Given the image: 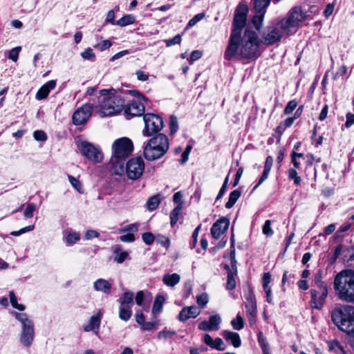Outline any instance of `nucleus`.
Segmentation results:
<instances>
[{
  "mask_svg": "<svg viewBox=\"0 0 354 354\" xmlns=\"http://www.w3.org/2000/svg\"><path fill=\"white\" fill-rule=\"evenodd\" d=\"M181 41V36L180 35H176L171 39H167L165 41L166 45L167 46H171L173 45L178 44Z\"/></svg>",
  "mask_w": 354,
  "mask_h": 354,
  "instance_id": "bf43d9fd",
  "label": "nucleus"
},
{
  "mask_svg": "<svg viewBox=\"0 0 354 354\" xmlns=\"http://www.w3.org/2000/svg\"><path fill=\"white\" fill-rule=\"evenodd\" d=\"M95 109V102L85 104L77 109L73 115V122L75 125L84 124L88 121L92 114V110Z\"/></svg>",
  "mask_w": 354,
  "mask_h": 354,
  "instance_id": "2eb2a0df",
  "label": "nucleus"
},
{
  "mask_svg": "<svg viewBox=\"0 0 354 354\" xmlns=\"http://www.w3.org/2000/svg\"><path fill=\"white\" fill-rule=\"evenodd\" d=\"M283 30L279 21L275 25L268 26L263 35V43L266 45H272L279 42L283 35H288Z\"/></svg>",
  "mask_w": 354,
  "mask_h": 354,
  "instance_id": "9b49d317",
  "label": "nucleus"
},
{
  "mask_svg": "<svg viewBox=\"0 0 354 354\" xmlns=\"http://www.w3.org/2000/svg\"><path fill=\"white\" fill-rule=\"evenodd\" d=\"M114 261L118 263H123L129 254L127 252L122 250L120 245H116L113 250Z\"/></svg>",
  "mask_w": 354,
  "mask_h": 354,
  "instance_id": "c756f323",
  "label": "nucleus"
},
{
  "mask_svg": "<svg viewBox=\"0 0 354 354\" xmlns=\"http://www.w3.org/2000/svg\"><path fill=\"white\" fill-rule=\"evenodd\" d=\"M34 229V225H28L27 227H25L24 228H21L19 230L17 231H12L10 232V234L14 236H19L24 233L32 231Z\"/></svg>",
  "mask_w": 354,
  "mask_h": 354,
  "instance_id": "13d9d810",
  "label": "nucleus"
},
{
  "mask_svg": "<svg viewBox=\"0 0 354 354\" xmlns=\"http://www.w3.org/2000/svg\"><path fill=\"white\" fill-rule=\"evenodd\" d=\"M80 239L79 233L73 232H70L65 238V241L67 243L73 245Z\"/></svg>",
  "mask_w": 354,
  "mask_h": 354,
  "instance_id": "37998d69",
  "label": "nucleus"
},
{
  "mask_svg": "<svg viewBox=\"0 0 354 354\" xmlns=\"http://www.w3.org/2000/svg\"><path fill=\"white\" fill-rule=\"evenodd\" d=\"M241 196V192L238 189H235L230 194L228 201L225 204V207L227 209L232 208L236 202Z\"/></svg>",
  "mask_w": 354,
  "mask_h": 354,
  "instance_id": "473e14b6",
  "label": "nucleus"
},
{
  "mask_svg": "<svg viewBox=\"0 0 354 354\" xmlns=\"http://www.w3.org/2000/svg\"><path fill=\"white\" fill-rule=\"evenodd\" d=\"M196 301L198 305L203 308L209 301L208 296L206 293H203L197 296Z\"/></svg>",
  "mask_w": 354,
  "mask_h": 354,
  "instance_id": "09e8293b",
  "label": "nucleus"
},
{
  "mask_svg": "<svg viewBox=\"0 0 354 354\" xmlns=\"http://www.w3.org/2000/svg\"><path fill=\"white\" fill-rule=\"evenodd\" d=\"M136 21V18L132 15H126L116 21V24L119 26L124 27L133 24Z\"/></svg>",
  "mask_w": 354,
  "mask_h": 354,
  "instance_id": "72a5a7b5",
  "label": "nucleus"
},
{
  "mask_svg": "<svg viewBox=\"0 0 354 354\" xmlns=\"http://www.w3.org/2000/svg\"><path fill=\"white\" fill-rule=\"evenodd\" d=\"M131 308L120 306L118 314L119 318L124 322L128 321L132 315V311Z\"/></svg>",
  "mask_w": 354,
  "mask_h": 354,
  "instance_id": "c9c22d12",
  "label": "nucleus"
},
{
  "mask_svg": "<svg viewBox=\"0 0 354 354\" xmlns=\"http://www.w3.org/2000/svg\"><path fill=\"white\" fill-rule=\"evenodd\" d=\"M145 170V162L140 157L130 159L126 164V174L131 180L140 178Z\"/></svg>",
  "mask_w": 354,
  "mask_h": 354,
  "instance_id": "f8f14e48",
  "label": "nucleus"
},
{
  "mask_svg": "<svg viewBox=\"0 0 354 354\" xmlns=\"http://www.w3.org/2000/svg\"><path fill=\"white\" fill-rule=\"evenodd\" d=\"M36 209V205L33 203H30L27 205L24 215L26 218H32L33 216V212Z\"/></svg>",
  "mask_w": 354,
  "mask_h": 354,
  "instance_id": "5fc2aeb1",
  "label": "nucleus"
},
{
  "mask_svg": "<svg viewBox=\"0 0 354 354\" xmlns=\"http://www.w3.org/2000/svg\"><path fill=\"white\" fill-rule=\"evenodd\" d=\"M102 313L99 310L95 315H92L88 322L84 326V330L85 332H93L97 334L99 332Z\"/></svg>",
  "mask_w": 354,
  "mask_h": 354,
  "instance_id": "aec40b11",
  "label": "nucleus"
},
{
  "mask_svg": "<svg viewBox=\"0 0 354 354\" xmlns=\"http://www.w3.org/2000/svg\"><path fill=\"white\" fill-rule=\"evenodd\" d=\"M169 148L167 136L163 133H158L150 138L143 147V155L149 161L163 157Z\"/></svg>",
  "mask_w": 354,
  "mask_h": 354,
  "instance_id": "20e7f679",
  "label": "nucleus"
},
{
  "mask_svg": "<svg viewBox=\"0 0 354 354\" xmlns=\"http://www.w3.org/2000/svg\"><path fill=\"white\" fill-rule=\"evenodd\" d=\"M21 48L20 46L15 47L12 48L9 52L8 57L14 62H16L18 59L19 52L21 51Z\"/></svg>",
  "mask_w": 354,
  "mask_h": 354,
  "instance_id": "6e6d98bb",
  "label": "nucleus"
},
{
  "mask_svg": "<svg viewBox=\"0 0 354 354\" xmlns=\"http://www.w3.org/2000/svg\"><path fill=\"white\" fill-rule=\"evenodd\" d=\"M231 324L234 329L239 330L244 326L243 319L238 315L236 319L232 320Z\"/></svg>",
  "mask_w": 354,
  "mask_h": 354,
  "instance_id": "c03bdc74",
  "label": "nucleus"
},
{
  "mask_svg": "<svg viewBox=\"0 0 354 354\" xmlns=\"http://www.w3.org/2000/svg\"><path fill=\"white\" fill-rule=\"evenodd\" d=\"M10 301L13 308L18 309L20 311H24L26 309V306L23 304L17 303V297L15 296L13 291L9 292Z\"/></svg>",
  "mask_w": 354,
  "mask_h": 354,
  "instance_id": "a19ab883",
  "label": "nucleus"
},
{
  "mask_svg": "<svg viewBox=\"0 0 354 354\" xmlns=\"http://www.w3.org/2000/svg\"><path fill=\"white\" fill-rule=\"evenodd\" d=\"M120 240L124 243H132L135 241V236L133 233H129L120 236Z\"/></svg>",
  "mask_w": 354,
  "mask_h": 354,
  "instance_id": "052dcab7",
  "label": "nucleus"
},
{
  "mask_svg": "<svg viewBox=\"0 0 354 354\" xmlns=\"http://www.w3.org/2000/svg\"><path fill=\"white\" fill-rule=\"evenodd\" d=\"M100 94L98 104H95V109L101 117L117 114L122 110L124 100L119 95L106 89L100 90Z\"/></svg>",
  "mask_w": 354,
  "mask_h": 354,
  "instance_id": "7ed1b4c3",
  "label": "nucleus"
},
{
  "mask_svg": "<svg viewBox=\"0 0 354 354\" xmlns=\"http://www.w3.org/2000/svg\"><path fill=\"white\" fill-rule=\"evenodd\" d=\"M333 323L342 331L354 337V307L344 305L332 313Z\"/></svg>",
  "mask_w": 354,
  "mask_h": 354,
  "instance_id": "39448f33",
  "label": "nucleus"
},
{
  "mask_svg": "<svg viewBox=\"0 0 354 354\" xmlns=\"http://www.w3.org/2000/svg\"><path fill=\"white\" fill-rule=\"evenodd\" d=\"M145 113V105L140 102L132 101L124 107V114L127 119L142 115Z\"/></svg>",
  "mask_w": 354,
  "mask_h": 354,
  "instance_id": "f3484780",
  "label": "nucleus"
},
{
  "mask_svg": "<svg viewBox=\"0 0 354 354\" xmlns=\"http://www.w3.org/2000/svg\"><path fill=\"white\" fill-rule=\"evenodd\" d=\"M333 284L335 294L340 300L354 304V270L339 272L335 276Z\"/></svg>",
  "mask_w": 354,
  "mask_h": 354,
  "instance_id": "f03ea898",
  "label": "nucleus"
},
{
  "mask_svg": "<svg viewBox=\"0 0 354 354\" xmlns=\"http://www.w3.org/2000/svg\"><path fill=\"white\" fill-rule=\"evenodd\" d=\"M229 225L230 221L225 217L216 221L211 228L212 236L215 239H219L227 230Z\"/></svg>",
  "mask_w": 354,
  "mask_h": 354,
  "instance_id": "a211bd4d",
  "label": "nucleus"
},
{
  "mask_svg": "<svg viewBox=\"0 0 354 354\" xmlns=\"http://www.w3.org/2000/svg\"><path fill=\"white\" fill-rule=\"evenodd\" d=\"M174 331H170V330H161L158 334V337L159 339H167L169 337H171V336L175 335Z\"/></svg>",
  "mask_w": 354,
  "mask_h": 354,
  "instance_id": "e2e57ef3",
  "label": "nucleus"
},
{
  "mask_svg": "<svg viewBox=\"0 0 354 354\" xmlns=\"http://www.w3.org/2000/svg\"><path fill=\"white\" fill-rule=\"evenodd\" d=\"M56 86L55 80H50L44 84L37 91L36 94V99L38 100H44L47 97L48 93Z\"/></svg>",
  "mask_w": 354,
  "mask_h": 354,
  "instance_id": "5701e85b",
  "label": "nucleus"
},
{
  "mask_svg": "<svg viewBox=\"0 0 354 354\" xmlns=\"http://www.w3.org/2000/svg\"><path fill=\"white\" fill-rule=\"evenodd\" d=\"M192 147L191 145H187L185 149V151L183 152L181 156V163L184 164L188 160L189 155L190 153V151L192 150Z\"/></svg>",
  "mask_w": 354,
  "mask_h": 354,
  "instance_id": "680f3d73",
  "label": "nucleus"
},
{
  "mask_svg": "<svg viewBox=\"0 0 354 354\" xmlns=\"http://www.w3.org/2000/svg\"><path fill=\"white\" fill-rule=\"evenodd\" d=\"M100 236L99 233L93 230H88L86 231L84 239L86 240H89L93 238H97Z\"/></svg>",
  "mask_w": 354,
  "mask_h": 354,
  "instance_id": "774afa93",
  "label": "nucleus"
},
{
  "mask_svg": "<svg viewBox=\"0 0 354 354\" xmlns=\"http://www.w3.org/2000/svg\"><path fill=\"white\" fill-rule=\"evenodd\" d=\"M113 156L111 162L115 165V168L119 165L120 170L123 171V166L120 161L124 160L131 153L133 149V142L127 138H122L115 140L112 145Z\"/></svg>",
  "mask_w": 354,
  "mask_h": 354,
  "instance_id": "0eeeda50",
  "label": "nucleus"
},
{
  "mask_svg": "<svg viewBox=\"0 0 354 354\" xmlns=\"http://www.w3.org/2000/svg\"><path fill=\"white\" fill-rule=\"evenodd\" d=\"M273 163V158L268 156L266 159L264 169L257 184L254 187L253 190L259 187L268 177Z\"/></svg>",
  "mask_w": 354,
  "mask_h": 354,
  "instance_id": "b1692460",
  "label": "nucleus"
},
{
  "mask_svg": "<svg viewBox=\"0 0 354 354\" xmlns=\"http://www.w3.org/2000/svg\"><path fill=\"white\" fill-rule=\"evenodd\" d=\"M112 45V43L110 40L106 39L102 41L101 44L95 46L96 48H99L101 51H104L106 49L109 48Z\"/></svg>",
  "mask_w": 354,
  "mask_h": 354,
  "instance_id": "338daca9",
  "label": "nucleus"
},
{
  "mask_svg": "<svg viewBox=\"0 0 354 354\" xmlns=\"http://www.w3.org/2000/svg\"><path fill=\"white\" fill-rule=\"evenodd\" d=\"M170 133H175L178 129V119L174 115H171L169 118Z\"/></svg>",
  "mask_w": 354,
  "mask_h": 354,
  "instance_id": "49530a36",
  "label": "nucleus"
},
{
  "mask_svg": "<svg viewBox=\"0 0 354 354\" xmlns=\"http://www.w3.org/2000/svg\"><path fill=\"white\" fill-rule=\"evenodd\" d=\"M203 342L212 348L216 349L218 351H224L226 346L222 339L217 337L214 340L209 334H205L203 336Z\"/></svg>",
  "mask_w": 354,
  "mask_h": 354,
  "instance_id": "4be33fe9",
  "label": "nucleus"
},
{
  "mask_svg": "<svg viewBox=\"0 0 354 354\" xmlns=\"http://www.w3.org/2000/svg\"><path fill=\"white\" fill-rule=\"evenodd\" d=\"M297 102L295 100L290 101L284 109V113L288 115L291 113L297 107Z\"/></svg>",
  "mask_w": 354,
  "mask_h": 354,
  "instance_id": "4d7b16f0",
  "label": "nucleus"
},
{
  "mask_svg": "<svg viewBox=\"0 0 354 354\" xmlns=\"http://www.w3.org/2000/svg\"><path fill=\"white\" fill-rule=\"evenodd\" d=\"M180 279V277L178 274L174 273V274H166L164 275L162 278L163 283L170 287H174L177 283H179Z\"/></svg>",
  "mask_w": 354,
  "mask_h": 354,
  "instance_id": "c85d7f7f",
  "label": "nucleus"
},
{
  "mask_svg": "<svg viewBox=\"0 0 354 354\" xmlns=\"http://www.w3.org/2000/svg\"><path fill=\"white\" fill-rule=\"evenodd\" d=\"M201 313V310L195 306L183 308L179 313L178 319L185 322L189 318H196Z\"/></svg>",
  "mask_w": 354,
  "mask_h": 354,
  "instance_id": "412c9836",
  "label": "nucleus"
},
{
  "mask_svg": "<svg viewBox=\"0 0 354 354\" xmlns=\"http://www.w3.org/2000/svg\"><path fill=\"white\" fill-rule=\"evenodd\" d=\"M258 36L256 32L246 29L243 36H238L232 43L229 39L228 46L225 50L224 57L227 60L233 58L257 59L260 55Z\"/></svg>",
  "mask_w": 354,
  "mask_h": 354,
  "instance_id": "f257e3e1",
  "label": "nucleus"
},
{
  "mask_svg": "<svg viewBox=\"0 0 354 354\" xmlns=\"http://www.w3.org/2000/svg\"><path fill=\"white\" fill-rule=\"evenodd\" d=\"M14 316L21 324V332L19 334L20 343L26 347L30 346L35 339V326L33 321L24 313H14Z\"/></svg>",
  "mask_w": 354,
  "mask_h": 354,
  "instance_id": "423d86ee",
  "label": "nucleus"
},
{
  "mask_svg": "<svg viewBox=\"0 0 354 354\" xmlns=\"http://www.w3.org/2000/svg\"><path fill=\"white\" fill-rule=\"evenodd\" d=\"M202 55H203V53L201 50H194L191 53L189 61L190 63H192L195 61L198 60L202 57Z\"/></svg>",
  "mask_w": 354,
  "mask_h": 354,
  "instance_id": "0e129e2a",
  "label": "nucleus"
},
{
  "mask_svg": "<svg viewBox=\"0 0 354 354\" xmlns=\"http://www.w3.org/2000/svg\"><path fill=\"white\" fill-rule=\"evenodd\" d=\"M181 209L182 204H178L170 213L171 225L172 226L178 222Z\"/></svg>",
  "mask_w": 354,
  "mask_h": 354,
  "instance_id": "58836bf2",
  "label": "nucleus"
},
{
  "mask_svg": "<svg viewBox=\"0 0 354 354\" xmlns=\"http://www.w3.org/2000/svg\"><path fill=\"white\" fill-rule=\"evenodd\" d=\"M34 138L37 141L44 142L47 140L46 133L41 130H37L33 133Z\"/></svg>",
  "mask_w": 354,
  "mask_h": 354,
  "instance_id": "864d4df0",
  "label": "nucleus"
},
{
  "mask_svg": "<svg viewBox=\"0 0 354 354\" xmlns=\"http://www.w3.org/2000/svg\"><path fill=\"white\" fill-rule=\"evenodd\" d=\"M142 239L145 244L151 245L154 241V236L151 232H145L142 235Z\"/></svg>",
  "mask_w": 354,
  "mask_h": 354,
  "instance_id": "603ef678",
  "label": "nucleus"
},
{
  "mask_svg": "<svg viewBox=\"0 0 354 354\" xmlns=\"http://www.w3.org/2000/svg\"><path fill=\"white\" fill-rule=\"evenodd\" d=\"M271 221L267 220L263 225V233L267 236H271L274 232L271 228Z\"/></svg>",
  "mask_w": 354,
  "mask_h": 354,
  "instance_id": "3c124183",
  "label": "nucleus"
},
{
  "mask_svg": "<svg viewBox=\"0 0 354 354\" xmlns=\"http://www.w3.org/2000/svg\"><path fill=\"white\" fill-rule=\"evenodd\" d=\"M344 258L348 266L354 268V245L347 249Z\"/></svg>",
  "mask_w": 354,
  "mask_h": 354,
  "instance_id": "4c0bfd02",
  "label": "nucleus"
},
{
  "mask_svg": "<svg viewBox=\"0 0 354 354\" xmlns=\"http://www.w3.org/2000/svg\"><path fill=\"white\" fill-rule=\"evenodd\" d=\"M93 288L95 291L109 294L111 292V283L109 281L100 278L94 282Z\"/></svg>",
  "mask_w": 354,
  "mask_h": 354,
  "instance_id": "a878e982",
  "label": "nucleus"
},
{
  "mask_svg": "<svg viewBox=\"0 0 354 354\" xmlns=\"http://www.w3.org/2000/svg\"><path fill=\"white\" fill-rule=\"evenodd\" d=\"M164 302L165 298L163 296L158 295L156 297L152 308L153 315L158 314L161 311Z\"/></svg>",
  "mask_w": 354,
  "mask_h": 354,
  "instance_id": "f704fd0d",
  "label": "nucleus"
},
{
  "mask_svg": "<svg viewBox=\"0 0 354 354\" xmlns=\"http://www.w3.org/2000/svg\"><path fill=\"white\" fill-rule=\"evenodd\" d=\"M270 0H254V10L266 11V8L270 5Z\"/></svg>",
  "mask_w": 354,
  "mask_h": 354,
  "instance_id": "ea45409f",
  "label": "nucleus"
},
{
  "mask_svg": "<svg viewBox=\"0 0 354 354\" xmlns=\"http://www.w3.org/2000/svg\"><path fill=\"white\" fill-rule=\"evenodd\" d=\"M164 199V196L160 194H157L154 196H151L146 203V207L149 211L156 209L162 200Z\"/></svg>",
  "mask_w": 354,
  "mask_h": 354,
  "instance_id": "cd10ccee",
  "label": "nucleus"
},
{
  "mask_svg": "<svg viewBox=\"0 0 354 354\" xmlns=\"http://www.w3.org/2000/svg\"><path fill=\"white\" fill-rule=\"evenodd\" d=\"M257 337L258 342L262 350L263 354H270L268 343L267 342L266 338L263 336L262 332H259Z\"/></svg>",
  "mask_w": 354,
  "mask_h": 354,
  "instance_id": "2f4dec72",
  "label": "nucleus"
},
{
  "mask_svg": "<svg viewBox=\"0 0 354 354\" xmlns=\"http://www.w3.org/2000/svg\"><path fill=\"white\" fill-rule=\"evenodd\" d=\"M205 17V14L199 13L195 15L188 23L189 26H193L196 25L199 21H201Z\"/></svg>",
  "mask_w": 354,
  "mask_h": 354,
  "instance_id": "69168bd1",
  "label": "nucleus"
},
{
  "mask_svg": "<svg viewBox=\"0 0 354 354\" xmlns=\"http://www.w3.org/2000/svg\"><path fill=\"white\" fill-rule=\"evenodd\" d=\"M76 143L81 153L87 158L96 162L102 160V153L93 144L82 140L77 141Z\"/></svg>",
  "mask_w": 354,
  "mask_h": 354,
  "instance_id": "ddd939ff",
  "label": "nucleus"
},
{
  "mask_svg": "<svg viewBox=\"0 0 354 354\" xmlns=\"http://www.w3.org/2000/svg\"><path fill=\"white\" fill-rule=\"evenodd\" d=\"M248 12V8L245 4H239L236 8L233 21V29L230 37L232 43L235 37L241 36L242 29L246 23Z\"/></svg>",
  "mask_w": 354,
  "mask_h": 354,
  "instance_id": "1a4fd4ad",
  "label": "nucleus"
},
{
  "mask_svg": "<svg viewBox=\"0 0 354 354\" xmlns=\"http://www.w3.org/2000/svg\"><path fill=\"white\" fill-rule=\"evenodd\" d=\"M288 178L290 180H293L296 185H299L301 183V178L297 175L296 169L293 168L288 170Z\"/></svg>",
  "mask_w": 354,
  "mask_h": 354,
  "instance_id": "8fccbe9b",
  "label": "nucleus"
},
{
  "mask_svg": "<svg viewBox=\"0 0 354 354\" xmlns=\"http://www.w3.org/2000/svg\"><path fill=\"white\" fill-rule=\"evenodd\" d=\"M305 17V13L299 7L292 8L288 17L280 20L282 30L286 34H293L296 32L299 23L304 20Z\"/></svg>",
  "mask_w": 354,
  "mask_h": 354,
  "instance_id": "6e6552de",
  "label": "nucleus"
},
{
  "mask_svg": "<svg viewBox=\"0 0 354 354\" xmlns=\"http://www.w3.org/2000/svg\"><path fill=\"white\" fill-rule=\"evenodd\" d=\"M81 56L83 59H88L91 62H94L95 60V55L91 48H87L83 52H82Z\"/></svg>",
  "mask_w": 354,
  "mask_h": 354,
  "instance_id": "a18cd8bd",
  "label": "nucleus"
},
{
  "mask_svg": "<svg viewBox=\"0 0 354 354\" xmlns=\"http://www.w3.org/2000/svg\"><path fill=\"white\" fill-rule=\"evenodd\" d=\"M221 335L227 342H230L235 348L241 346V340L237 333L230 330H223Z\"/></svg>",
  "mask_w": 354,
  "mask_h": 354,
  "instance_id": "393cba45",
  "label": "nucleus"
},
{
  "mask_svg": "<svg viewBox=\"0 0 354 354\" xmlns=\"http://www.w3.org/2000/svg\"><path fill=\"white\" fill-rule=\"evenodd\" d=\"M221 317L214 315L209 317V321H203L198 325V328L203 331L218 330L221 323Z\"/></svg>",
  "mask_w": 354,
  "mask_h": 354,
  "instance_id": "6ab92c4d",
  "label": "nucleus"
},
{
  "mask_svg": "<svg viewBox=\"0 0 354 354\" xmlns=\"http://www.w3.org/2000/svg\"><path fill=\"white\" fill-rule=\"evenodd\" d=\"M68 180L71 183V185L79 192V193H83L84 190L82 188V185L78 179L75 178L73 176L68 175Z\"/></svg>",
  "mask_w": 354,
  "mask_h": 354,
  "instance_id": "79ce46f5",
  "label": "nucleus"
},
{
  "mask_svg": "<svg viewBox=\"0 0 354 354\" xmlns=\"http://www.w3.org/2000/svg\"><path fill=\"white\" fill-rule=\"evenodd\" d=\"M245 308L246 314L250 325H252L256 322L257 317V301L254 293L250 291L245 297Z\"/></svg>",
  "mask_w": 354,
  "mask_h": 354,
  "instance_id": "dca6fc26",
  "label": "nucleus"
},
{
  "mask_svg": "<svg viewBox=\"0 0 354 354\" xmlns=\"http://www.w3.org/2000/svg\"><path fill=\"white\" fill-rule=\"evenodd\" d=\"M237 271L229 270L227 272V281L226 288L228 290H233L236 288V281L234 276L236 274Z\"/></svg>",
  "mask_w": 354,
  "mask_h": 354,
  "instance_id": "e433bc0d",
  "label": "nucleus"
},
{
  "mask_svg": "<svg viewBox=\"0 0 354 354\" xmlns=\"http://www.w3.org/2000/svg\"><path fill=\"white\" fill-rule=\"evenodd\" d=\"M143 120L145 122V129L142 131V134L145 136H151L153 134L159 132L163 128V120L156 114H145Z\"/></svg>",
  "mask_w": 354,
  "mask_h": 354,
  "instance_id": "9d476101",
  "label": "nucleus"
},
{
  "mask_svg": "<svg viewBox=\"0 0 354 354\" xmlns=\"http://www.w3.org/2000/svg\"><path fill=\"white\" fill-rule=\"evenodd\" d=\"M304 158V154L303 153H297L295 151H292V154H291V161H292V163L293 164L294 167L297 169H299L300 168V162L299 160H298V158Z\"/></svg>",
  "mask_w": 354,
  "mask_h": 354,
  "instance_id": "de8ad7c7",
  "label": "nucleus"
},
{
  "mask_svg": "<svg viewBox=\"0 0 354 354\" xmlns=\"http://www.w3.org/2000/svg\"><path fill=\"white\" fill-rule=\"evenodd\" d=\"M266 11L262 10H255V15L253 17L252 19V22L253 26L255 27L257 30H260L262 27L263 20L265 16Z\"/></svg>",
  "mask_w": 354,
  "mask_h": 354,
  "instance_id": "7c9ffc66",
  "label": "nucleus"
},
{
  "mask_svg": "<svg viewBox=\"0 0 354 354\" xmlns=\"http://www.w3.org/2000/svg\"><path fill=\"white\" fill-rule=\"evenodd\" d=\"M134 294L132 292L127 291L124 292L118 300L120 306L131 308L133 304Z\"/></svg>",
  "mask_w": 354,
  "mask_h": 354,
  "instance_id": "bb28decb",
  "label": "nucleus"
},
{
  "mask_svg": "<svg viewBox=\"0 0 354 354\" xmlns=\"http://www.w3.org/2000/svg\"><path fill=\"white\" fill-rule=\"evenodd\" d=\"M328 292V287L312 288L310 290V306L313 308L322 309L327 297Z\"/></svg>",
  "mask_w": 354,
  "mask_h": 354,
  "instance_id": "4468645a",
  "label": "nucleus"
}]
</instances>
